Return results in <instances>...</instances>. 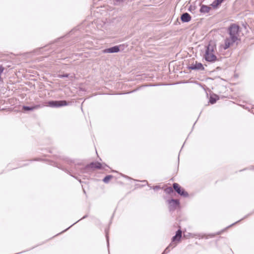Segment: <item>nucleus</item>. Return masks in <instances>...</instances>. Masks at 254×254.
<instances>
[{
    "instance_id": "nucleus-1",
    "label": "nucleus",
    "mask_w": 254,
    "mask_h": 254,
    "mask_svg": "<svg viewBox=\"0 0 254 254\" xmlns=\"http://www.w3.org/2000/svg\"><path fill=\"white\" fill-rule=\"evenodd\" d=\"M182 233V232L181 230H178L177 231L175 236L172 238V243L169 245V247L165 250L162 254H166L169 251V250H168L169 247L173 248L177 246V243L180 242L181 241Z\"/></svg>"
},
{
    "instance_id": "nucleus-2",
    "label": "nucleus",
    "mask_w": 254,
    "mask_h": 254,
    "mask_svg": "<svg viewBox=\"0 0 254 254\" xmlns=\"http://www.w3.org/2000/svg\"><path fill=\"white\" fill-rule=\"evenodd\" d=\"M205 59L208 62H214L216 59V57L214 55V46L209 44L206 50L205 54Z\"/></svg>"
},
{
    "instance_id": "nucleus-3",
    "label": "nucleus",
    "mask_w": 254,
    "mask_h": 254,
    "mask_svg": "<svg viewBox=\"0 0 254 254\" xmlns=\"http://www.w3.org/2000/svg\"><path fill=\"white\" fill-rule=\"evenodd\" d=\"M229 34L230 37L236 38L238 41L239 36V27L235 24H232L229 28Z\"/></svg>"
},
{
    "instance_id": "nucleus-4",
    "label": "nucleus",
    "mask_w": 254,
    "mask_h": 254,
    "mask_svg": "<svg viewBox=\"0 0 254 254\" xmlns=\"http://www.w3.org/2000/svg\"><path fill=\"white\" fill-rule=\"evenodd\" d=\"M237 41L235 37H232L229 36V37L227 38L224 41V44L221 45V48L223 50H226L230 46H232L233 44Z\"/></svg>"
},
{
    "instance_id": "nucleus-5",
    "label": "nucleus",
    "mask_w": 254,
    "mask_h": 254,
    "mask_svg": "<svg viewBox=\"0 0 254 254\" xmlns=\"http://www.w3.org/2000/svg\"><path fill=\"white\" fill-rule=\"evenodd\" d=\"M48 106L53 108H58L67 105L65 101H51L47 103Z\"/></svg>"
},
{
    "instance_id": "nucleus-6",
    "label": "nucleus",
    "mask_w": 254,
    "mask_h": 254,
    "mask_svg": "<svg viewBox=\"0 0 254 254\" xmlns=\"http://www.w3.org/2000/svg\"><path fill=\"white\" fill-rule=\"evenodd\" d=\"M173 188L174 190L181 195L184 196H188V193L184 190L182 189L179 184L177 183H174L173 184Z\"/></svg>"
},
{
    "instance_id": "nucleus-7",
    "label": "nucleus",
    "mask_w": 254,
    "mask_h": 254,
    "mask_svg": "<svg viewBox=\"0 0 254 254\" xmlns=\"http://www.w3.org/2000/svg\"><path fill=\"white\" fill-rule=\"evenodd\" d=\"M169 208L170 210H174L179 205V202L177 199H171L168 201Z\"/></svg>"
},
{
    "instance_id": "nucleus-8",
    "label": "nucleus",
    "mask_w": 254,
    "mask_h": 254,
    "mask_svg": "<svg viewBox=\"0 0 254 254\" xmlns=\"http://www.w3.org/2000/svg\"><path fill=\"white\" fill-rule=\"evenodd\" d=\"M189 68L192 70H196V69H203V67L202 64L200 63H197L196 62L195 63L191 64Z\"/></svg>"
},
{
    "instance_id": "nucleus-9",
    "label": "nucleus",
    "mask_w": 254,
    "mask_h": 254,
    "mask_svg": "<svg viewBox=\"0 0 254 254\" xmlns=\"http://www.w3.org/2000/svg\"><path fill=\"white\" fill-rule=\"evenodd\" d=\"M119 48L118 46H114L108 49H105L103 51V53H117L119 51Z\"/></svg>"
},
{
    "instance_id": "nucleus-10",
    "label": "nucleus",
    "mask_w": 254,
    "mask_h": 254,
    "mask_svg": "<svg viewBox=\"0 0 254 254\" xmlns=\"http://www.w3.org/2000/svg\"><path fill=\"white\" fill-rule=\"evenodd\" d=\"M181 20L183 22H188L191 19V16L188 13H184L181 16Z\"/></svg>"
},
{
    "instance_id": "nucleus-11",
    "label": "nucleus",
    "mask_w": 254,
    "mask_h": 254,
    "mask_svg": "<svg viewBox=\"0 0 254 254\" xmlns=\"http://www.w3.org/2000/svg\"><path fill=\"white\" fill-rule=\"evenodd\" d=\"M211 9V7L205 5H202L201 6L200 11L201 13H206L210 11V9Z\"/></svg>"
},
{
    "instance_id": "nucleus-12",
    "label": "nucleus",
    "mask_w": 254,
    "mask_h": 254,
    "mask_svg": "<svg viewBox=\"0 0 254 254\" xmlns=\"http://www.w3.org/2000/svg\"><path fill=\"white\" fill-rule=\"evenodd\" d=\"M89 166L92 168H97V169H100L101 168L102 165L101 163L99 162H95V163H91Z\"/></svg>"
},
{
    "instance_id": "nucleus-13",
    "label": "nucleus",
    "mask_w": 254,
    "mask_h": 254,
    "mask_svg": "<svg viewBox=\"0 0 254 254\" xmlns=\"http://www.w3.org/2000/svg\"><path fill=\"white\" fill-rule=\"evenodd\" d=\"M224 0H215L211 4V5L214 8H216Z\"/></svg>"
},
{
    "instance_id": "nucleus-14",
    "label": "nucleus",
    "mask_w": 254,
    "mask_h": 254,
    "mask_svg": "<svg viewBox=\"0 0 254 254\" xmlns=\"http://www.w3.org/2000/svg\"><path fill=\"white\" fill-rule=\"evenodd\" d=\"M218 99V96L214 95L210 96L209 101L211 104H214Z\"/></svg>"
},
{
    "instance_id": "nucleus-15",
    "label": "nucleus",
    "mask_w": 254,
    "mask_h": 254,
    "mask_svg": "<svg viewBox=\"0 0 254 254\" xmlns=\"http://www.w3.org/2000/svg\"><path fill=\"white\" fill-rule=\"evenodd\" d=\"M39 107H40V106H39V105L31 107H28V106H23V109L25 111H32V110H33L34 109L38 108Z\"/></svg>"
},
{
    "instance_id": "nucleus-16",
    "label": "nucleus",
    "mask_w": 254,
    "mask_h": 254,
    "mask_svg": "<svg viewBox=\"0 0 254 254\" xmlns=\"http://www.w3.org/2000/svg\"><path fill=\"white\" fill-rule=\"evenodd\" d=\"M111 178H112L111 176H106L103 179L104 182H105L106 183H108L109 181V180L111 179Z\"/></svg>"
},
{
    "instance_id": "nucleus-17",
    "label": "nucleus",
    "mask_w": 254,
    "mask_h": 254,
    "mask_svg": "<svg viewBox=\"0 0 254 254\" xmlns=\"http://www.w3.org/2000/svg\"><path fill=\"white\" fill-rule=\"evenodd\" d=\"M165 191L167 193H170V192H172L173 191V189L171 187H169V188H167L166 190H165Z\"/></svg>"
},
{
    "instance_id": "nucleus-18",
    "label": "nucleus",
    "mask_w": 254,
    "mask_h": 254,
    "mask_svg": "<svg viewBox=\"0 0 254 254\" xmlns=\"http://www.w3.org/2000/svg\"><path fill=\"white\" fill-rule=\"evenodd\" d=\"M125 0H115V1L116 3H117L119 4V3H122V2H124V1H125Z\"/></svg>"
},
{
    "instance_id": "nucleus-19",
    "label": "nucleus",
    "mask_w": 254,
    "mask_h": 254,
    "mask_svg": "<svg viewBox=\"0 0 254 254\" xmlns=\"http://www.w3.org/2000/svg\"><path fill=\"white\" fill-rule=\"evenodd\" d=\"M159 188H160V187L159 186H156L153 187V189L154 190H157V189H158Z\"/></svg>"
},
{
    "instance_id": "nucleus-20",
    "label": "nucleus",
    "mask_w": 254,
    "mask_h": 254,
    "mask_svg": "<svg viewBox=\"0 0 254 254\" xmlns=\"http://www.w3.org/2000/svg\"><path fill=\"white\" fill-rule=\"evenodd\" d=\"M106 237H107V241L108 242V236H107V235H106Z\"/></svg>"
}]
</instances>
